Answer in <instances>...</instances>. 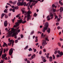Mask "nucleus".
Here are the masks:
<instances>
[{
    "instance_id": "79ce46f5",
    "label": "nucleus",
    "mask_w": 63,
    "mask_h": 63,
    "mask_svg": "<svg viewBox=\"0 0 63 63\" xmlns=\"http://www.w3.org/2000/svg\"><path fill=\"white\" fill-rule=\"evenodd\" d=\"M17 42H18V40H16L15 41V43H17Z\"/></svg>"
},
{
    "instance_id": "1a4fd4ad",
    "label": "nucleus",
    "mask_w": 63,
    "mask_h": 63,
    "mask_svg": "<svg viewBox=\"0 0 63 63\" xmlns=\"http://www.w3.org/2000/svg\"><path fill=\"white\" fill-rule=\"evenodd\" d=\"M13 48H11L10 49L9 52V54L10 55H12V54H13Z\"/></svg>"
},
{
    "instance_id": "a19ab883",
    "label": "nucleus",
    "mask_w": 63,
    "mask_h": 63,
    "mask_svg": "<svg viewBox=\"0 0 63 63\" xmlns=\"http://www.w3.org/2000/svg\"><path fill=\"white\" fill-rule=\"evenodd\" d=\"M9 3L10 4H13V1H12L11 0H10V1H9Z\"/></svg>"
},
{
    "instance_id": "de8ad7c7",
    "label": "nucleus",
    "mask_w": 63,
    "mask_h": 63,
    "mask_svg": "<svg viewBox=\"0 0 63 63\" xmlns=\"http://www.w3.org/2000/svg\"><path fill=\"white\" fill-rule=\"evenodd\" d=\"M21 38H23V35L22 34H21Z\"/></svg>"
},
{
    "instance_id": "f704fd0d",
    "label": "nucleus",
    "mask_w": 63,
    "mask_h": 63,
    "mask_svg": "<svg viewBox=\"0 0 63 63\" xmlns=\"http://www.w3.org/2000/svg\"><path fill=\"white\" fill-rule=\"evenodd\" d=\"M20 14H19L18 15H16V17L18 18V17H19V16H20Z\"/></svg>"
},
{
    "instance_id": "39448f33",
    "label": "nucleus",
    "mask_w": 63,
    "mask_h": 63,
    "mask_svg": "<svg viewBox=\"0 0 63 63\" xmlns=\"http://www.w3.org/2000/svg\"><path fill=\"white\" fill-rule=\"evenodd\" d=\"M45 40H42V41H43L42 42V46L43 47H45V46H46V45H47V41H47V38L46 37L45 38Z\"/></svg>"
},
{
    "instance_id": "e433bc0d",
    "label": "nucleus",
    "mask_w": 63,
    "mask_h": 63,
    "mask_svg": "<svg viewBox=\"0 0 63 63\" xmlns=\"http://www.w3.org/2000/svg\"><path fill=\"white\" fill-rule=\"evenodd\" d=\"M41 58L43 59L42 60H43V59L44 60V59H46L45 57L43 56H41Z\"/></svg>"
},
{
    "instance_id": "37998d69",
    "label": "nucleus",
    "mask_w": 63,
    "mask_h": 63,
    "mask_svg": "<svg viewBox=\"0 0 63 63\" xmlns=\"http://www.w3.org/2000/svg\"><path fill=\"white\" fill-rule=\"evenodd\" d=\"M34 33V31H32L31 33V35H32V34H33V33Z\"/></svg>"
},
{
    "instance_id": "f03ea898",
    "label": "nucleus",
    "mask_w": 63,
    "mask_h": 63,
    "mask_svg": "<svg viewBox=\"0 0 63 63\" xmlns=\"http://www.w3.org/2000/svg\"><path fill=\"white\" fill-rule=\"evenodd\" d=\"M11 31L9 32L7 34V35L6 36L7 38H9L10 37H11L12 36V34L13 33V32H16V31H17V30L19 29V27H18L16 29L14 28H12Z\"/></svg>"
},
{
    "instance_id": "f3484780",
    "label": "nucleus",
    "mask_w": 63,
    "mask_h": 63,
    "mask_svg": "<svg viewBox=\"0 0 63 63\" xmlns=\"http://www.w3.org/2000/svg\"><path fill=\"white\" fill-rule=\"evenodd\" d=\"M49 61L50 62H51L52 61V57H50L49 58Z\"/></svg>"
},
{
    "instance_id": "69168bd1",
    "label": "nucleus",
    "mask_w": 63,
    "mask_h": 63,
    "mask_svg": "<svg viewBox=\"0 0 63 63\" xmlns=\"http://www.w3.org/2000/svg\"><path fill=\"white\" fill-rule=\"evenodd\" d=\"M55 6V5H54V4H53L52 5V7H53V8H54Z\"/></svg>"
},
{
    "instance_id": "0e129e2a",
    "label": "nucleus",
    "mask_w": 63,
    "mask_h": 63,
    "mask_svg": "<svg viewBox=\"0 0 63 63\" xmlns=\"http://www.w3.org/2000/svg\"><path fill=\"white\" fill-rule=\"evenodd\" d=\"M12 11L13 12H15V9H12Z\"/></svg>"
},
{
    "instance_id": "a18cd8bd",
    "label": "nucleus",
    "mask_w": 63,
    "mask_h": 63,
    "mask_svg": "<svg viewBox=\"0 0 63 63\" xmlns=\"http://www.w3.org/2000/svg\"><path fill=\"white\" fill-rule=\"evenodd\" d=\"M29 4H30V3L29 2L28 3H27V4L26 5V6H28Z\"/></svg>"
},
{
    "instance_id": "f257e3e1",
    "label": "nucleus",
    "mask_w": 63,
    "mask_h": 63,
    "mask_svg": "<svg viewBox=\"0 0 63 63\" xmlns=\"http://www.w3.org/2000/svg\"><path fill=\"white\" fill-rule=\"evenodd\" d=\"M22 13L23 14H24V13H25L26 14L25 15H27V21H29V20H30L31 19V17L30 16V14H32V12L30 10H29L26 13V11H25V10H22Z\"/></svg>"
},
{
    "instance_id": "7c9ffc66",
    "label": "nucleus",
    "mask_w": 63,
    "mask_h": 63,
    "mask_svg": "<svg viewBox=\"0 0 63 63\" xmlns=\"http://www.w3.org/2000/svg\"><path fill=\"white\" fill-rule=\"evenodd\" d=\"M16 3V1H15L13 2V5H15Z\"/></svg>"
},
{
    "instance_id": "09e8293b",
    "label": "nucleus",
    "mask_w": 63,
    "mask_h": 63,
    "mask_svg": "<svg viewBox=\"0 0 63 63\" xmlns=\"http://www.w3.org/2000/svg\"><path fill=\"white\" fill-rule=\"evenodd\" d=\"M27 63H30V61L28 60L27 61Z\"/></svg>"
},
{
    "instance_id": "0eeeda50",
    "label": "nucleus",
    "mask_w": 63,
    "mask_h": 63,
    "mask_svg": "<svg viewBox=\"0 0 63 63\" xmlns=\"http://www.w3.org/2000/svg\"><path fill=\"white\" fill-rule=\"evenodd\" d=\"M7 56V55L6 54H5L3 55H2V59H5L6 60H7V57H6V58H5Z\"/></svg>"
},
{
    "instance_id": "7ed1b4c3",
    "label": "nucleus",
    "mask_w": 63,
    "mask_h": 63,
    "mask_svg": "<svg viewBox=\"0 0 63 63\" xmlns=\"http://www.w3.org/2000/svg\"><path fill=\"white\" fill-rule=\"evenodd\" d=\"M22 19V18L20 20H17V22L15 23L16 25L14 26V28H16V27H17L18 26H19V24H20V23H21L24 24L26 22V21H23Z\"/></svg>"
},
{
    "instance_id": "58836bf2",
    "label": "nucleus",
    "mask_w": 63,
    "mask_h": 63,
    "mask_svg": "<svg viewBox=\"0 0 63 63\" xmlns=\"http://www.w3.org/2000/svg\"><path fill=\"white\" fill-rule=\"evenodd\" d=\"M6 5H9V6H10V7H12V5H11L10 4V3H7L6 4Z\"/></svg>"
},
{
    "instance_id": "ddd939ff",
    "label": "nucleus",
    "mask_w": 63,
    "mask_h": 63,
    "mask_svg": "<svg viewBox=\"0 0 63 63\" xmlns=\"http://www.w3.org/2000/svg\"><path fill=\"white\" fill-rule=\"evenodd\" d=\"M6 46L7 47H8V45L5 43L3 42V45L2 46L3 47H5Z\"/></svg>"
},
{
    "instance_id": "cd10ccee",
    "label": "nucleus",
    "mask_w": 63,
    "mask_h": 63,
    "mask_svg": "<svg viewBox=\"0 0 63 63\" xmlns=\"http://www.w3.org/2000/svg\"><path fill=\"white\" fill-rule=\"evenodd\" d=\"M28 45H27L24 48V49H25H25H27V48H28Z\"/></svg>"
},
{
    "instance_id": "393cba45",
    "label": "nucleus",
    "mask_w": 63,
    "mask_h": 63,
    "mask_svg": "<svg viewBox=\"0 0 63 63\" xmlns=\"http://www.w3.org/2000/svg\"><path fill=\"white\" fill-rule=\"evenodd\" d=\"M7 11H8V9H5L4 11V13H8V12H7Z\"/></svg>"
},
{
    "instance_id": "c85d7f7f",
    "label": "nucleus",
    "mask_w": 63,
    "mask_h": 63,
    "mask_svg": "<svg viewBox=\"0 0 63 63\" xmlns=\"http://www.w3.org/2000/svg\"><path fill=\"white\" fill-rule=\"evenodd\" d=\"M18 9V6H16V7H15V10H17Z\"/></svg>"
},
{
    "instance_id": "13d9d810",
    "label": "nucleus",
    "mask_w": 63,
    "mask_h": 63,
    "mask_svg": "<svg viewBox=\"0 0 63 63\" xmlns=\"http://www.w3.org/2000/svg\"><path fill=\"white\" fill-rule=\"evenodd\" d=\"M20 29H19L17 31V32H18V33H19V32H20Z\"/></svg>"
},
{
    "instance_id": "2f4dec72",
    "label": "nucleus",
    "mask_w": 63,
    "mask_h": 63,
    "mask_svg": "<svg viewBox=\"0 0 63 63\" xmlns=\"http://www.w3.org/2000/svg\"><path fill=\"white\" fill-rule=\"evenodd\" d=\"M33 2H35V3H38V0H33Z\"/></svg>"
},
{
    "instance_id": "052dcab7",
    "label": "nucleus",
    "mask_w": 63,
    "mask_h": 63,
    "mask_svg": "<svg viewBox=\"0 0 63 63\" xmlns=\"http://www.w3.org/2000/svg\"><path fill=\"white\" fill-rule=\"evenodd\" d=\"M39 54H42V51H40L39 53Z\"/></svg>"
},
{
    "instance_id": "2eb2a0df",
    "label": "nucleus",
    "mask_w": 63,
    "mask_h": 63,
    "mask_svg": "<svg viewBox=\"0 0 63 63\" xmlns=\"http://www.w3.org/2000/svg\"><path fill=\"white\" fill-rule=\"evenodd\" d=\"M49 16H50L48 15L46 17V18L47 19V20H48V21H49V20H50V18Z\"/></svg>"
},
{
    "instance_id": "8fccbe9b",
    "label": "nucleus",
    "mask_w": 63,
    "mask_h": 63,
    "mask_svg": "<svg viewBox=\"0 0 63 63\" xmlns=\"http://www.w3.org/2000/svg\"><path fill=\"white\" fill-rule=\"evenodd\" d=\"M29 50V51H32V49L31 48H30Z\"/></svg>"
},
{
    "instance_id": "864d4df0",
    "label": "nucleus",
    "mask_w": 63,
    "mask_h": 63,
    "mask_svg": "<svg viewBox=\"0 0 63 63\" xmlns=\"http://www.w3.org/2000/svg\"><path fill=\"white\" fill-rule=\"evenodd\" d=\"M8 44L9 46H11V44H12V43H8Z\"/></svg>"
},
{
    "instance_id": "c756f323",
    "label": "nucleus",
    "mask_w": 63,
    "mask_h": 63,
    "mask_svg": "<svg viewBox=\"0 0 63 63\" xmlns=\"http://www.w3.org/2000/svg\"><path fill=\"white\" fill-rule=\"evenodd\" d=\"M58 45L59 47H61V43H60L59 42L58 43Z\"/></svg>"
},
{
    "instance_id": "b1692460",
    "label": "nucleus",
    "mask_w": 63,
    "mask_h": 63,
    "mask_svg": "<svg viewBox=\"0 0 63 63\" xmlns=\"http://www.w3.org/2000/svg\"><path fill=\"white\" fill-rule=\"evenodd\" d=\"M50 17H51L53 16V15L52 14V13H50L49 14Z\"/></svg>"
},
{
    "instance_id": "20e7f679",
    "label": "nucleus",
    "mask_w": 63,
    "mask_h": 63,
    "mask_svg": "<svg viewBox=\"0 0 63 63\" xmlns=\"http://www.w3.org/2000/svg\"><path fill=\"white\" fill-rule=\"evenodd\" d=\"M48 22H46L44 25V26H45L42 30V31L43 32L45 33L46 30H47V27H48Z\"/></svg>"
},
{
    "instance_id": "6e6552de",
    "label": "nucleus",
    "mask_w": 63,
    "mask_h": 63,
    "mask_svg": "<svg viewBox=\"0 0 63 63\" xmlns=\"http://www.w3.org/2000/svg\"><path fill=\"white\" fill-rule=\"evenodd\" d=\"M17 6H23V2H19L17 3Z\"/></svg>"
},
{
    "instance_id": "c03bdc74",
    "label": "nucleus",
    "mask_w": 63,
    "mask_h": 63,
    "mask_svg": "<svg viewBox=\"0 0 63 63\" xmlns=\"http://www.w3.org/2000/svg\"><path fill=\"white\" fill-rule=\"evenodd\" d=\"M8 17V16L7 15H5V18H7Z\"/></svg>"
},
{
    "instance_id": "9b49d317",
    "label": "nucleus",
    "mask_w": 63,
    "mask_h": 63,
    "mask_svg": "<svg viewBox=\"0 0 63 63\" xmlns=\"http://www.w3.org/2000/svg\"><path fill=\"white\" fill-rule=\"evenodd\" d=\"M58 48H56V49H54V50L55 51L54 52V54H56L57 53H58Z\"/></svg>"
},
{
    "instance_id": "ea45409f",
    "label": "nucleus",
    "mask_w": 63,
    "mask_h": 63,
    "mask_svg": "<svg viewBox=\"0 0 63 63\" xmlns=\"http://www.w3.org/2000/svg\"><path fill=\"white\" fill-rule=\"evenodd\" d=\"M52 56L53 57V59H54L55 58V56L54 55H53Z\"/></svg>"
},
{
    "instance_id": "338daca9",
    "label": "nucleus",
    "mask_w": 63,
    "mask_h": 63,
    "mask_svg": "<svg viewBox=\"0 0 63 63\" xmlns=\"http://www.w3.org/2000/svg\"><path fill=\"white\" fill-rule=\"evenodd\" d=\"M24 60L25 61H28V60H27V59H25Z\"/></svg>"
},
{
    "instance_id": "3c124183",
    "label": "nucleus",
    "mask_w": 63,
    "mask_h": 63,
    "mask_svg": "<svg viewBox=\"0 0 63 63\" xmlns=\"http://www.w3.org/2000/svg\"><path fill=\"white\" fill-rule=\"evenodd\" d=\"M46 36V35H43L42 36H41V37H42L43 38H44V37H45Z\"/></svg>"
},
{
    "instance_id": "9d476101",
    "label": "nucleus",
    "mask_w": 63,
    "mask_h": 63,
    "mask_svg": "<svg viewBox=\"0 0 63 63\" xmlns=\"http://www.w3.org/2000/svg\"><path fill=\"white\" fill-rule=\"evenodd\" d=\"M58 54H59L61 56H62V55H63V53L62 51L60 52V51L58 50Z\"/></svg>"
},
{
    "instance_id": "bb28decb",
    "label": "nucleus",
    "mask_w": 63,
    "mask_h": 63,
    "mask_svg": "<svg viewBox=\"0 0 63 63\" xmlns=\"http://www.w3.org/2000/svg\"><path fill=\"white\" fill-rule=\"evenodd\" d=\"M57 57H61V56L60 55H59V54H58L57 55Z\"/></svg>"
},
{
    "instance_id": "dca6fc26",
    "label": "nucleus",
    "mask_w": 63,
    "mask_h": 63,
    "mask_svg": "<svg viewBox=\"0 0 63 63\" xmlns=\"http://www.w3.org/2000/svg\"><path fill=\"white\" fill-rule=\"evenodd\" d=\"M60 13L62 12V11H63V8L62 7H61L60 8Z\"/></svg>"
},
{
    "instance_id": "473e14b6",
    "label": "nucleus",
    "mask_w": 63,
    "mask_h": 63,
    "mask_svg": "<svg viewBox=\"0 0 63 63\" xmlns=\"http://www.w3.org/2000/svg\"><path fill=\"white\" fill-rule=\"evenodd\" d=\"M23 2V5H24V6H26V3L25 2Z\"/></svg>"
},
{
    "instance_id": "5701e85b",
    "label": "nucleus",
    "mask_w": 63,
    "mask_h": 63,
    "mask_svg": "<svg viewBox=\"0 0 63 63\" xmlns=\"http://www.w3.org/2000/svg\"><path fill=\"white\" fill-rule=\"evenodd\" d=\"M9 42L10 43L11 42L12 43H15V41L13 40H10Z\"/></svg>"
},
{
    "instance_id": "4468645a",
    "label": "nucleus",
    "mask_w": 63,
    "mask_h": 63,
    "mask_svg": "<svg viewBox=\"0 0 63 63\" xmlns=\"http://www.w3.org/2000/svg\"><path fill=\"white\" fill-rule=\"evenodd\" d=\"M59 17L60 18H58V19H57V20L58 21H60V19H61V18H62V16H61L60 15H59Z\"/></svg>"
},
{
    "instance_id": "a211bd4d",
    "label": "nucleus",
    "mask_w": 63,
    "mask_h": 63,
    "mask_svg": "<svg viewBox=\"0 0 63 63\" xmlns=\"http://www.w3.org/2000/svg\"><path fill=\"white\" fill-rule=\"evenodd\" d=\"M36 57V55L35 54H34L33 55H32L31 56V58L32 59H33L34 58H35Z\"/></svg>"
},
{
    "instance_id": "f8f14e48",
    "label": "nucleus",
    "mask_w": 63,
    "mask_h": 63,
    "mask_svg": "<svg viewBox=\"0 0 63 63\" xmlns=\"http://www.w3.org/2000/svg\"><path fill=\"white\" fill-rule=\"evenodd\" d=\"M4 25L5 27H7L8 25V23H7V21H5L4 22Z\"/></svg>"
},
{
    "instance_id": "49530a36",
    "label": "nucleus",
    "mask_w": 63,
    "mask_h": 63,
    "mask_svg": "<svg viewBox=\"0 0 63 63\" xmlns=\"http://www.w3.org/2000/svg\"><path fill=\"white\" fill-rule=\"evenodd\" d=\"M4 62V61L2 60H1V62H0V63H3Z\"/></svg>"
},
{
    "instance_id": "4c0bfd02",
    "label": "nucleus",
    "mask_w": 63,
    "mask_h": 63,
    "mask_svg": "<svg viewBox=\"0 0 63 63\" xmlns=\"http://www.w3.org/2000/svg\"><path fill=\"white\" fill-rule=\"evenodd\" d=\"M37 16V14H36L35 13L34 14V16L35 17H36Z\"/></svg>"
},
{
    "instance_id": "423d86ee",
    "label": "nucleus",
    "mask_w": 63,
    "mask_h": 63,
    "mask_svg": "<svg viewBox=\"0 0 63 63\" xmlns=\"http://www.w3.org/2000/svg\"><path fill=\"white\" fill-rule=\"evenodd\" d=\"M13 34L11 36H12V37H14V38L15 39H16L17 38V36H16V34H17V32H13Z\"/></svg>"
},
{
    "instance_id": "6e6d98bb",
    "label": "nucleus",
    "mask_w": 63,
    "mask_h": 63,
    "mask_svg": "<svg viewBox=\"0 0 63 63\" xmlns=\"http://www.w3.org/2000/svg\"><path fill=\"white\" fill-rule=\"evenodd\" d=\"M60 41H63V39L61 38H60Z\"/></svg>"
},
{
    "instance_id": "a878e982",
    "label": "nucleus",
    "mask_w": 63,
    "mask_h": 63,
    "mask_svg": "<svg viewBox=\"0 0 63 63\" xmlns=\"http://www.w3.org/2000/svg\"><path fill=\"white\" fill-rule=\"evenodd\" d=\"M26 15V14H25V13L24 14V15L25 16V17L24 18V20H25V19H26V17H27V15Z\"/></svg>"
},
{
    "instance_id": "6ab92c4d",
    "label": "nucleus",
    "mask_w": 63,
    "mask_h": 63,
    "mask_svg": "<svg viewBox=\"0 0 63 63\" xmlns=\"http://www.w3.org/2000/svg\"><path fill=\"white\" fill-rule=\"evenodd\" d=\"M26 0L27 1H30L29 3H30V4H31L32 2H33V0Z\"/></svg>"
},
{
    "instance_id": "4d7b16f0",
    "label": "nucleus",
    "mask_w": 63,
    "mask_h": 63,
    "mask_svg": "<svg viewBox=\"0 0 63 63\" xmlns=\"http://www.w3.org/2000/svg\"><path fill=\"white\" fill-rule=\"evenodd\" d=\"M58 18V16H55V18H54V19H56V18Z\"/></svg>"
},
{
    "instance_id": "5fc2aeb1",
    "label": "nucleus",
    "mask_w": 63,
    "mask_h": 63,
    "mask_svg": "<svg viewBox=\"0 0 63 63\" xmlns=\"http://www.w3.org/2000/svg\"><path fill=\"white\" fill-rule=\"evenodd\" d=\"M57 28L59 30V29H60V26H58V27Z\"/></svg>"
},
{
    "instance_id": "774afa93",
    "label": "nucleus",
    "mask_w": 63,
    "mask_h": 63,
    "mask_svg": "<svg viewBox=\"0 0 63 63\" xmlns=\"http://www.w3.org/2000/svg\"><path fill=\"white\" fill-rule=\"evenodd\" d=\"M11 13H9L8 14V16H11Z\"/></svg>"
},
{
    "instance_id": "412c9836",
    "label": "nucleus",
    "mask_w": 63,
    "mask_h": 63,
    "mask_svg": "<svg viewBox=\"0 0 63 63\" xmlns=\"http://www.w3.org/2000/svg\"><path fill=\"white\" fill-rule=\"evenodd\" d=\"M49 53H47L46 56V57L48 59L49 58Z\"/></svg>"
},
{
    "instance_id": "aec40b11",
    "label": "nucleus",
    "mask_w": 63,
    "mask_h": 63,
    "mask_svg": "<svg viewBox=\"0 0 63 63\" xmlns=\"http://www.w3.org/2000/svg\"><path fill=\"white\" fill-rule=\"evenodd\" d=\"M50 28H48V30H47V32H48V33L49 34L50 33Z\"/></svg>"
},
{
    "instance_id": "e2e57ef3",
    "label": "nucleus",
    "mask_w": 63,
    "mask_h": 63,
    "mask_svg": "<svg viewBox=\"0 0 63 63\" xmlns=\"http://www.w3.org/2000/svg\"><path fill=\"white\" fill-rule=\"evenodd\" d=\"M56 11V9H53V12H55Z\"/></svg>"
},
{
    "instance_id": "603ef678",
    "label": "nucleus",
    "mask_w": 63,
    "mask_h": 63,
    "mask_svg": "<svg viewBox=\"0 0 63 63\" xmlns=\"http://www.w3.org/2000/svg\"><path fill=\"white\" fill-rule=\"evenodd\" d=\"M46 61H47V60H46L45 59L43 60L44 62H46Z\"/></svg>"
},
{
    "instance_id": "c9c22d12",
    "label": "nucleus",
    "mask_w": 63,
    "mask_h": 63,
    "mask_svg": "<svg viewBox=\"0 0 63 63\" xmlns=\"http://www.w3.org/2000/svg\"><path fill=\"white\" fill-rule=\"evenodd\" d=\"M15 19H16V17H14V19H12V21H13V22H14L15 21Z\"/></svg>"
},
{
    "instance_id": "bf43d9fd",
    "label": "nucleus",
    "mask_w": 63,
    "mask_h": 63,
    "mask_svg": "<svg viewBox=\"0 0 63 63\" xmlns=\"http://www.w3.org/2000/svg\"><path fill=\"white\" fill-rule=\"evenodd\" d=\"M37 51V50H36V49H35L33 51L34 52H36V51Z\"/></svg>"
},
{
    "instance_id": "72a5a7b5",
    "label": "nucleus",
    "mask_w": 63,
    "mask_h": 63,
    "mask_svg": "<svg viewBox=\"0 0 63 63\" xmlns=\"http://www.w3.org/2000/svg\"><path fill=\"white\" fill-rule=\"evenodd\" d=\"M43 52H46L47 50H46V48H44L43 50Z\"/></svg>"
},
{
    "instance_id": "4be33fe9",
    "label": "nucleus",
    "mask_w": 63,
    "mask_h": 63,
    "mask_svg": "<svg viewBox=\"0 0 63 63\" xmlns=\"http://www.w3.org/2000/svg\"><path fill=\"white\" fill-rule=\"evenodd\" d=\"M5 15H6V14H5V13H2V14L1 16V19H2V18H3V17L4 16H5Z\"/></svg>"
},
{
    "instance_id": "680f3d73",
    "label": "nucleus",
    "mask_w": 63,
    "mask_h": 63,
    "mask_svg": "<svg viewBox=\"0 0 63 63\" xmlns=\"http://www.w3.org/2000/svg\"><path fill=\"white\" fill-rule=\"evenodd\" d=\"M38 41V39H36L35 40V42H37Z\"/></svg>"
}]
</instances>
